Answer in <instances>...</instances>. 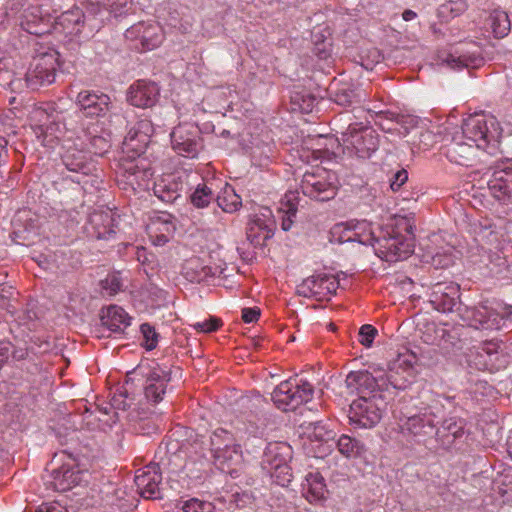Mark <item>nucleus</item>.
Returning a JSON list of instances; mask_svg holds the SVG:
<instances>
[{
  "mask_svg": "<svg viewBox=\"0 0 512 512\" xmlns=\"http://www.w3.org/2000/svg\"><path fill=\"white\" fill-rule=\"evenodd\" d=\"M475 239L483 248L485 245H493L498 242L497 233L490 227L480 228Z\"/></svg>",
  "mask_w": 512,
  "mask_h": 512,
  "instance_id": "obj_53",
  "label": "nucleus"
},
{
  "mask_svg": "<svg viewBox=\"0 0 512 512\" xmlns=\"http://www.w3.org/2000/svg\"><path fill=\"white\" fill-rule=\"evenodd\" d=\"M339 288V281L332 274L319 273L305 279L298 286V293L318 301L329 300Z\"/></svg>",
  "mask_w": 512,
  "mask_h": 512,
  "instance_id": "obj_10",
  "label": "nucleus"
},
{
  "mask_svg": "<svg viewBox=\"0 0 512 512\" xmlns=\"http://www.w3.org/2000/svg\"><path fill=\"white\" fill-rule=\"evenodd\" d=\"M77 104L86 117H103L111 109V99L107 94L83 90L77 95Z\"/></svg>",
  "mask_w": 512,
  "mask_h": 512,
  "instance_id": "obj_17",
  "label": "nucleus"
},
{
  "mask_svg": "<svg viewBox=\"0 0 512 512\" xmlns=\"http://www.w3.org/2000/svg\"><path fill=\"white\" fill-rule=\"evenodd\" d=\"M223 268L220 265H206L198 257H192L185 261L182 273L191 282H202L210 277L222 274Z\"/></svg>",
  "mask_w": 512,
  "mask_h": 512,
  "instance_id": "obj_26",
  "label": "nucleus"
},
{
  "mask_svg": "<svg viewBox=\"0 0 512 512\" xmlns=\"http://www.w3.org/2000/svg\"><path fill=\"white\" fill-rule=\"evenodd\" d=\"M29 356V350L26 347H17L12 352V358L16 361H22Z\"/></svg>",
  "mask_w": 512,
  "mask_h": 512,
  "instance_id": "obj_61",
  "label": "nucleus"
},
{
  "mask_svg": "<svg viewBox=\"0 0 512 512\" xmlns=\"http://www.w3.org/2000/svg\"><path fill=\"white\" fill-rule=\"evenodd\" d=\"M408 180V172L405 169L398 170L390 183L391 189L395 192L398 191Z\"/></svg>",
  "mask_w": 512,
  "mask_h": 512,
  "instance_id": "obj_58",
  "label": "nucleus"
},
{
  "mask_svg": "<svg viewBox=\"0 0 512 512\" xmlns=\"http://www.w3.org/2000/svg\"><path fill=\"white\" fill-rule=\"evenodd\" d=\"M162 475L157 465H148L138 469L135 474V485L139 494L145 499L161 498L159 485Z\"/></svg>",
  "mask_w": 512,
  "mask_h": 512,
  "instance_id": "obj_15",
  "label": "nucleus"
},
{
  "mask_svg": "<svg viewBox=\"0 0 512 512\" xmlns=\"http://www.w3.org/2000/svg\"><path fill=\"white\" fill-rule=\"evenodd\" d=\"M170 137L173 150L183 157H196L203 146L200 128L191 122L177 125Z\"/></svg>",
  "mask_w": 512,
  "mask_h": 512,
  "instance_id": "obj_7",
  "label": "nucleus"
},
{
  "mask_svg": "<svg viewBox=\"0 0 512 512\" xmlns=\"http://www.w3.org/2000/svg\"><path fill=\"white\" fill-rule=\"evenodd\" d=\"M446 63L453 69L477 68L483 63V58L475 53L449 54Z\"/></svg>",
  "mask_w": 512,
  "mask_h": 512,
  "instance_id": "obj_41",
  "label": "nucleus"
},
{
  "mask_svg": "<svg viewBox=\"0 0 512 512\" xmlns=\"http://www.w3.org/2000/svg\"><path fill=\"white\" fill-rule=\"evenodd\" d=\"M38 512H62L61 509L53 504H42Z\"/></svg>",
  "mask_w": 512,
  "mask_h": 512,
  "instance_id": "obj_64",
  "label": "nucleus"
},
{
  "mask_svg": "<svg viewBox=\"0 0 512 512\" xmlns=\"http://www.w3.org/2000/svg\"><path fill=\"white\" fill-rule=\"evenodd\" d=\"M140 330L145 339V348L147 350H153L154 348H156L158 343V334L156 333L154 327H152L148 323H143L140 326Z\"/></svg>",
  "mask_w": 512,
  "mask_h": 512,
  "instance_id": "obj_52",
  "label": "nucleus"
},
{
  "mask_svg": "<svg viewBox=\"0 0 512 512\" xmlns=\"http://www.w3.org/2000/svg\"><path fill=\"white\" fill-rule=\"evenodd\" d=\"M488 186L494 198L504 203L510 201L512 199V168L495 171Z\"/></svg>",
  "mask_w": 512,
  "mask_h": 512,
  "instance_id": "obj_28",
  "label": "nucleus"
},
{
  "mask_svg": "<svg viewBox=\"0 0 512 512\" xmlns=\"http://www.w3.org/2000/svg\"><path fill=\"white\" fill-rule=\"evenodd\" d=\"M102 324L114 333H123L130 325L131 317L120 306L111 305L101 316Z\"/></svg>",
  "mask_w": 512,
  "mask_h": 512,
  "instance_id": "obj_32",
  "label": "nucleus"
},
{
  "mask_svg": "<svg viewBox=\"0 0 512 512\" xmlns=\"http://www.w3.org/2000/svg\"><path fill=\"white\" fill-rule=\"evenodd\" d=\"M16 295H18V292L12 286L0 284V307L7 310L11 315H17L19 312Z\"/></svg>",
  "mask_w": 512,
  "mask_h": 512,
  "instance_id": "obj_43",
  "label": "nucleus"
},
{
  "mask_svg": "<svg viewBox=\"0 0 512 512\" xmlns=\"http://www.w3.org/2000/svg\"><path fill=\"white\" fill-rule=\"evenodd\" d=\"M221 325H222V322L219 318L211 316L209 319H205L203 321L196 322V323L192 324L191 326L199 332L211 333V332L218 330V328Z\"/></svg>",
  "mask_w": 512,
  "mask_h": 512,
  "instance_id": "obj_54",
  "label": "nucleus"
},
{
  "mask_svg": "<svg viewBox=\"0 0 512 512\" xmlns=\"http://www.w3.org/2000/svg\"><path fill=\"white\" fill-rule=\"evenodd\" d=\"M291 458V447L284 442L270 443L265 450L262 460L263 468L267 471L287 463Z\"/></svg>",
  "mask_w": 512,
  "mask_h": 512,
  "instance_id": "obj_31",
  "label": "nucleus"
},
{
  "mask_svg": "<svg viewBox=\"0 0 512 512\" xmlns=\"http://www.w3.org/2000/svg\"><path fill=\"white\" fill-rule=\"evenodd\" d=\"M146 230L155 245L167 243L175 230L173 216L165 212L152 216Z\"/></svg>",
  "mask_w": 512,
  "mask_h": 512,
  "instance_id": "obj_24",
  "label": "nucleus"
},
{
  "mask_svg": "<svg viewBox=\"0 0 512 512\" xmlns=\"http://www.w3.org/2000/svg\"><path fill=\"white\" fill-rule=\"evenodd\" d=\"M468 313L472 325L477 329L497 330L504 320V315L488 301L470 308Z\"/></svg>",
  "mask_w": 512,
  "mask_h": 512,
  "instance_id": "obj_16",
  "label": "nucleus"
},
{
  "mask_svg": "<svg viewBox=\"0 0 512 512\" xmlns=\"http://www.w3.org/2000/svg\"><path fill=\"white\" fill-rule=\"evenodd\" d=\"M465 426L466 422L461 418L450 417L445 419L435 432L437 442L444 449H450L457 442L463 441L466 433Z\"/></svg>",
  "mask_w": 512,
  "mask_h": 512,
  "instance_id": "obj_20",
  "label": "nucleus"
},
{
  "mask_svg": "<svg viewBox=\"0 0 512 512\" xmlns=\"http://www.w3.org/2000/svg\"><path fill=\"white\" fill-rule=\"evenodd\" d=\"M162 42L161 28L155 23H146L143 33L141 34L140 44H133V47L140 52L153 50L158 47Z\"/></svg>",
  "mask_w": 512,
  "mask_h": 512,
  "instance_id": "obj_37",
  "label": "nucleus"
},
{
  "mask_svg": "<svg viewBox=\"0 0 512 512\" xmlns=\"http://www.w3.org/2000/svg\"><path fill=\"white\" fill-rule=\"evenodd\" d=\"M210 451L215 465L222 471L228 470L242 455L234 435L223 428H218L211 434Z\"/></svg>",
  "mask_w": 512,
  "mask_h": 512,
  "instance_id": "obj_3",
  "label": "nucleus"
},
{
  "mask_svg": "<svg viewBox=\"0 0 512 512\" xmlns=\"http://www.w3.org/2000/svg\"><path fill=\"white\" fill-rule=\"evenodd\" d=\"M432 261L435 266L442 268L448 267L453 263V259L451 256L440 254H436L435 256H433Z\"/></svg>",
  "mask_w": 512,
  "mask_h": 512,
  "instance_id": "obj_60",
  "label": "nucleus"
},
{
  "mask_svg": "<svg viewBox=\"0 0 512 512\" xmlns=\"http://www.w3.org/2000/svg\"><path fill=\"white\" fill-rule=\"evenodd\" d=\"M160 96V88L157 83L150 80L136 81L128 91V101L131 105L148 108L154 106Z\"/></svg>",
  "mask_w": 512,
  "mask_h": 512,
  "instance_id": "obj_18",
  "label": "nucleus"
},
{
  "mask_svg": "<svg viewBox=\"0 0 512 512\" xmlns=\"http://www.w3.org/2000/svg\"><path fill=\"white\" fill-rule=\"evenodd\" d=\"M299 200L298 191H288L281 200L278 214L284 231H289L295 222Z\"/></svg>",
  "mask_w": 512,
  "mask_h": 512,
  "instance_id": "obj_34",
  "label": "nucleus"
},
{
  "mask_svg": "<svg viewBox=\"0 0 512 512\" xmlns=\"http://www.w3.org/2000/svg\"><path fill=\"white\" fill-rule=\"evenodd\" d=\"M377 334L378 331L374 326L370 324H364L359 329L358 341L365 347H371Z\"/></svg>",
  "mask_w": 512,
  "mask_h": 512,
  "instance_id": "obj_51",
  "label": "nucleus"
},
{
  "mask_svg": "<svg viewBox=\"0 0 512 512\" xmlns=\"http://www.w3.org/2000/svg\"><path fill=\"white\" fill-rule=\"evenodd\" d=\"M381 403H383L381 394L357 398L350 405L348 415L350 423L359 428L374 427L382 417Z\"/></svg>",
  "mask_w": 512,
  "mask_h": 512,
  "instance_id": "obj_6",
  "label": "nucleus"
},
{
  "mask_svg": "<svg viewBox=\"0 0 512 512\" xmlns=\"http://www.w3.org/2000/svg\"><path fill=\"white\" fill-rule=\"evenodd\" d=\"M260 317V309L258 307L244 308L242 310V320L245 323L256 322Z\"/></svg>",
  "mask_w": 512,
  "mask_h": 512,
  "instance_id": "obj_59",
  "label": "nucleus"
},
{
  "mask_svg": "<svg viewBox=\"0 0 512 512\" xmlns=\"http://www.w3.org/2000/svg\"><path fill=\"white\" fill-rule=\"evenodd\" d=\"M503 342L490 340L483 342L478 348L477 355L484 358L483 369L500 370L508 364V357L503 353Z\"/></svg>",
  "mask_w": 512,
  "mask_h": 512,
  "instance_id": "obj_23",
  "label": "nucleus"
},
{
  "mask_svg": "<svg viewBox=\"0 0 512 512\" xmlns=\"http://www.w3.org/2000/svg\"><path fill=\"white\" fill-rule=\"evenodd\" d=\"M145 26V22H139L137 24L132 25L130 28H128L125 32V38L126 40L136 44H140L141 41V34L143 33Z\"/></svg>",
  "mask_w": 512,
  "mask_h": 512,
  "instance_id": "obj_56",
  "label": "nucleus"
},
{
  "mask_svg": "<svg viewBox=\"0 0 512 512\" xmlns=\"http://www.w3.org/2000/svg\"><path fill=\"white\" fill-rule=\"evenodd\" d=\"M313 396V387L307 381L298 383L296 379L281 382L272 393V400L278 409L293 411Z\"/></svg>",
  "mask_w": 512,
  "mask_h": 512,
  "instance_id": "obj_5",
  "label": "nucleus"
},
{
  "mask_svg": "<svg viewBox=\"0 0 512 512\" xmlns=\"http://www.w3.org/2000/svg\"><path fill=\"white\" fill-rule=\"evenodd\" d=\"M331 99L340 106H349L354 102H359L358 94L349 85H342L337 88H331Z\"/></svg>",
  "mask_w": 512,
  "mask_h": 512,
  "instance_id": "obj_44",
  "label": "nucleus"
},
{
  "mask_svg": "<svg viewBox=\"0 0 512 512\" xmlns=\"http://www.w3.org/2000/svg\"><path fill=\"white\" fill-rule=\"evenodd\" d=\"M185 189V184L180 177L168 175L155 182L153 192L162 202L173 203Z\"/></svg>",
  "mask_w": 512,
  "mask_h": 512,
  "instance_id": "obj_27",
  "label": "nucleus"
},
{
  "mask_svg": "<svg viewBox=\"0 0 512 512\" xmlns=\"http://www.w3.org/2000/svg\"><path fill=\"white\" fill-rule=\"evenodd\" d=\"M341 139L345 147L362 159L370 158L378 149L379 138L375 130L361 123H350Z\"/></svg>",
  "mask_w": 512,
  "mask_h": 512,
  "instance_id": "obj_4",
  "label": "nucleus"
},
{
  "mask_svg": "<svg viewBox=\"0 0 512 512\" xmlns=\"http://www.w3.org/2000/svg\"><path fill=\"white\" fill-rule=\"evenodd\" d=\"M171 380L170 371L154 367L146 377L144 394L148 402L157 404L163 400Z\"/></svg>",
  "mask_w": 512,
  "mask_h": 512,
  "instance_id": "obj_19",
  "label": "nucleus"
},
{
  "mask_svg": "<svg viewBox=\"0 0 512 512\" xmlns=\"http://www.w3.org/2000/svg\"><path fill=\"white\" fill-rule=\"evenodd\" d=\"M89 140V148L95 155L102 156L110 148V140L103 135H87Z\"/></svg>",
  "mask_w": 512,
  "mask_h": 512,
  "instance_id": "obj_48",
  "label": "nucleus"
},
{
  "mask_svg": "<svg viewBox=\"0 0 512 512\" xmlns=\"http://www.w3.org/2000/svg\"><path fill=\"white\" fill-rule=\"evenodd\" d=\"M153 126L148 120H140L130 128L124 138L123 145L127 151L137 154L144 152L150 142Z\"/></svg>",
  "mask_w": 512,
  "mask_h": 512,
  "instance_id": "obj_22",
  "label": "nucleus"
},
{
  "mask_svg": "<svg viewBox=\"0 0 512 512\" xmlns=\"http://www.w3.org/2000/svg\"><path fill=\"white\" fill-rule=\"evenodd\" d=\"M27 0H9L8 7L11 11H18L21 7L24 6Z\"/></svg>",
  "mask_w": 512,
  "mask_h": 512,
  "instance_id": "obj_62",
  "label": "nucleus"
},
{
  "mask_svg": "<svg viewBox=\"0 0 512 512\" xmlns=\"http://www.w3.org/2000/svg\"><path fill=\"white\" fill-rule=\"evenodd\" d=\"M267 472L270 474L274 482L282 487L288 486L293 477L288 462Z\"/></svg>",
  "mask_w": 512,
  "mask_h": 512,
  "instance_id": "obj_46",
  "label": "nucleus"
},
{
  "mask_svg": "<svg viewBox=\"0 0 512 512\" xmlns=\"http://www.w3.org/2000/svg\"><path fill=\"white\" fill-rule=\"evenodd\" d=\"M300 188L305 196L318 201H328L335 197L336 187L327 179L323 169L317 172H306L301 180Z\"/></svg>",
  "mask_w": 512,
  "mask_h": 512,
  "instance_id": "obj_11",
  "label": "nucleus"
},
{
  "mask_svg": "<svg viewBox=\"0 0 512 512\" xmlns=\"http://www.w3.org/2000/svg\"><path fill=\"white\" fill-rule=\"evenodd\" d=\"M50 476L51 480L47 484L54 491L65 492L87 482L89 474L87 470L79 467L74 458L69 456L61 466L52 469Z\"/></svg>",
  "mask_w": 512,
  "mask_h": 512,
  "instance_id": "obj_8",
  "label": "nucleus"
},
{
  "mask_svg": "<svg viewBox=\"0 0 512 512\" xmlns=\"http://www.w3.org/2000/svg\"><path fill=\"white\" fill-rule=\"evenodd\" d=\"M365 51H362L360 54L361 57V65L366 69H372L373 65L379 63L382 55L377 48H371L366 51V56L364 55Z\"/></svg>",
  "mask_w": 512,
  "mask_h": 512,
  "instance_id": "obj_55",
  "label": "nucleus"
},
{
  "mask_svg": "<svg viewBox=\"0 0 512 512\" xmlns=\"http://www.w3.org/2000/svg\"><path fill=\"white\" fill-rule=\"evenodd\" d=\"M131 6V0H94L89 3L87 10L89 13L97 15L102 9L114 17L126 14Z\"/></svg>",
  "mask_w": 512,
  "mask_h": 512,
  "instance_id": "obj_35",
  "label": "nucleus"
},
{
  "mask_svg": "<svg viewBox=\"0 0 512 512\" xmlns=\"http://www.w3.org/2000/svg\"><path fill=\"white\" fill-rule=\"evenodd\" d=\"M460 298L459 286L455 283H436L431 287L429 302L437 311L446 313L453 311Z\"/></svg>",
  "mask_w": 512,
  "mask_h": 512,
  "instance_id": "obj_14",
  "label": "nucleus"
},
{
  "mask_svg": "<svg viewBox=\"0 0 512 512\" xmlns=\"http://www.w3.org/2000/svg\"><path fill=\"white\" fill-rule=\"evenodd\" d=\"M102 288L109 296L116 295L123 288V282L120 273L109 274L105 280L102 281Z\"/></svg>",
  "mask_w": 512,
  "mask_h": 512,
  "instance_id": "obj_49",
  "label": "nucleus"
},
{
  "mask_svg": "<svg viewBox=\"0 0 512 512\" xmlns=\"http://www.w3.org/2000/svg\"><path fill=\"white\" fill-rule=\"evenodd\" d=\"M350 393H356L359 397H370L374 394H380L384 390V378H375L368 371H352L345 380Z\"/></svg>",
  "mask_w": 512,
  "mask_h": 512,
  "instance_id": "obj_13",
  "label": "nucleus"
},
{
  "mask_svg": "<svg viewBox=\"0 0 512 512\" xmlns=\"http://www.w3.org/2000/svg\"><path fill=\"white\" fill-rule=\"evenodd\" d=\"M58 60L55 53H44L34 58L26 73L27 86L37 89L55 81Z\"/></svg>",
  "mask_w": 512,
  "mask_h": 512,
  "instance_id": "obj_9",
  "label": "nucleus"
},
{
  "mask_svg": "<svg viewBox=\"0 0 512 512\" xmlns=\"http://www.w3.org/2000/svg\"><path fill=\"white\" fill-rule=\"evenodd\" d=\"M338 451L346 458H356L365 452V445L358 439L343 434L337 440Z\"/></svg>",
  "mask_w": 512,
  "mask_h": 512,
  "instance_id": "obj_40",
  "label": "nucleus"
},
{
  "mask_svg": "<svg viewBox=\"0 0 512 512\" xmlns=\"http://www.w3.org/2000/svg\"><path fill=\"white\" fill-rule=\"evenodd\" d=\"M383 378L384 390H389V387L396 390H404L410 384V381L406 377H400L398 372L394 371V368H391Z\"/></svg>",
  "mask_w": 512,
  "mask_h": 512,
  "instance_id": "obj_47",
  "label": "nucleus"
},
{
  "mask_svg": "<svg viewBox=\"0 0 512 512\" xmlns=\"http://www.w3.org/2000/svg\"><path fill=\"white\" fill-rule=\"evenodd\" d=\"M84 23V14L78 7L63 12L56 18V25L66 34H78Z\"/></svg>",
  "mask_w": 512,
  "mask_h": 512,
  "instance_id": "obj_36",
  "label": "nucleus"
},
{
  "mask_svg": "<svg viewBox=\"0 0 512 512\" xmlns=\"http://www.w3.org/2000/svg\"><path fill=\"white\" fill-rule=\"evenodd\" d=\"M215 195L206 183L198 184L195 190L190 195V201L196 208L207 207L214 199Z\"/></svg>",
  "mask_w": 512,
  "mask_h": 512,
  "instance_id": "obj_45",
  "label": "nucleus"
},
{
  "mask_svg": "<svg viewBox=\"0 0 512 512\" xmlns=\"http://www.w3.org/2000/svg\"><path fill=\"white\" fill-rule=\"evenodd\" d=\"M443 10L449 11L453 17L462 14L467 9V4L464 0L449 1L442 6Z\"/></svg>",
  "mask_w": 512,
  "mask_h": 512,
  "instance_id": "obj_57",
  "label": "nucleus"
},
{
  "mask_svg": "<svg viewBox=\"0 0 512 512\" xmlns=\"http://www.w3.org/2000/svg\"><path fill=\"white\" fill-rule=\"evenodd\" d=\"M335 229L343 233V236H341L342 241H353L363 245L374 246L375 244L378 245V240L381 239L375 237L371 224L367 221H360L355 224L342 223L336 225Z\"/></svg>",
  "mask_w": 512,
  "mask_h": 512,
  "instance_id": "obj_21",
  "label": "nucleus"
},
{
  "mask_svg": "<svg viewBox=\"0 0 512 512\" xmlns=\"http://www.w3.org/2000/svg\"><path fill=\"white\" fill-rule=\"evenodd\" d=\"M463 136L475 143L477 149L495 155L499 151L502 129L492 115L475 113L466 118L462 124Z\"/></svg>",
  "mask_w": 512,
  "mask_h": 512,
  "instance_id": "obj_1",
  "label": "nucleus"
},
{
  "mask_svg": "<svg viewBox=\"0 0 512 512\" xmlns=\"http://www.w3.org/2000/svg\"><path fill=\"white\" fill-rule=\"evenodd\" d=\"M7 144V140L4 137L0 136V164L7 155Z\"/></svg>",
  "mask_w": 512,
  "mask_h": 512,
  "instance_id": "obj_63",
  "label": "nucleus"
},
{
  "mask_svg": "<svg viewBox=\"0 0 512 512\" xmlns=\"http://www.w3.org/2000/svg\"><path fill=\"white\" fill-rule=\"evenodd\" d=\"M266 212L267 214L254 215L247 229V239L254 246L264 244L271 237V212L268 209H266Z\"/></svg>",
  "mask_w": 512,
  "mask_h": 512,
  "instance_id": "obj_30",
  "label": "nucleus"
},
{
  "mask_svg": "<svg viewBox=\"0 0 512 512\" xmlns=\"http://www.w3.org/2000/svg\"><path fill=\"white\" fill-rule=\"evenodd\" d=\"M216 200L218 206L227 213L236 212L242 204L240 196L229 185H226L222 192L217 195Z\"/></svg>",
  "mask_w": 512,
  "mask_h": 512,
  "instance_id": "obj_42",
  "label": "nucleus"
},
{
  "mask_svg": "<svg viewBox=\"0 0 512 512\" xmlns=\"http://www.w3.org/2000/svg\"><path fill=\"white\" fill-rule=\"evenodd\" d=\"M396 227L398 230L406 232L407 236L399 237L393 235L382 237L378 240V254L389 262L406 259L414 251L413 236L415 224L413 219L406 216L399 217L396 221Z\"/></svg>",
  "mask_w": 512,
  "mask_h": 512,
  "instance_id": "obj_2",
  "label": "nucleus"
},
{
  "mask_svg": "<svg viewBox=\"0 0 512 512\" xmlns=\"http://www.w3.org/2000/svg\"><path fill=\"white\" fill-rule=\"evenodd\" d=\"M401 414L399 427L403 434L424 437L433 433L436 416L429 408H424L416 414L403 411Z\"/></svg>",
  "mask_w": 512,
  "mask_h": 512,
  "instance_id": "obj_12",
  "label": "nucleus"
},
{
  "mask_svg": "<svg viewBox=\"0 0 512 512\" xmlns=\"http://www.w3.org/2000/svg\"><path fill=\"white\" fill-rule=\"evenodd\" d=\"M485 26L496 38L505 37L511 29L508 14L502 10L492 11L486 19Z\"/></svg>",
  "mask_w": 512,
  "mask_h": 512,
  "instance_id": "obj_38",
  "label": "nucleus"
},
{
  "mask_svg": "<svg viewBox=\"0 0 512 512\" xmlns=\"http://www.w3.org/2000/svg\"><path fill=\"white\" fill-rule=\"evenodd\" d=\"M182 510L183 512H213L214 506L210 502L192 498L183 504Z\"/></svg>",
  "mask_w": 512,
  "mask_h": 512,
  "instance_id": "obj_50",
  "label": "nucleus"
},
{
  "mask_svg": "<svg viewBox=\"0 0 512 512\" xmlns=\"http://www.w3.org/2000/svg\"><path fill=\"white\" fill-rule=\"evenodd\" d=\"M306 498L309 502L324 499L326 485L324 478L319 473H309L306 476V484L304 485Z\"/></svg>",
  "mask_w": 512,
  "mask_h": 512,
  "instance_id": "obj_39",
  "label": "nucleus"
},
{
  "mask_svg": "<svg viewBox=\"0 0 512 512\" xmlns=\"http://www.w3.org/2000/svg\"><path fill=\"white\" fill-rule=\"evenodd\" d=\"M153 176V172L150 168H146L143 165H139L138 162H130L127 167L124 168L123 177L128 185L134 190L148 189L149 181Z\"/></svg>",
  "mask_w": 512,
  "mask_h": 512,
  "instance_id": "obj_33",
  "label": "nucleus"
},
{
  "mask_svg": "<svg viewBox=\"0 0 512 512\" xmlns=\"http://www.w3.org/2000/svg\"><path fill=\"white\" fill-rule=\"evenodd\" d=\"M477 148L466 142L453 140L446 146L447 159L457 165L471 167L476 161Z\"/></svg>",
  "mask_w": 512,
  "mask_h": 512,
  "instance_id": "obj_29",
  "label": "nucleus"
},
{
  "mask_svg": "<svg viewBox=\"0 0 512 512\" xmlns=\"http://www.w3.org/2000/svg\"><path fill=\"white\" fill-rule=\"evenodd\" d=\"M63 147H67V149L62 155V162L69 171L85 176L92 173L93 163L87 157L86 152L76 148V143L71 144L70 141H67Z\"/></svg>",
  "mask_w": 512,
  "mask_h": 512,
  "instance_id": "obj_25",
  "label": "nucleus"
}]
</instances>
